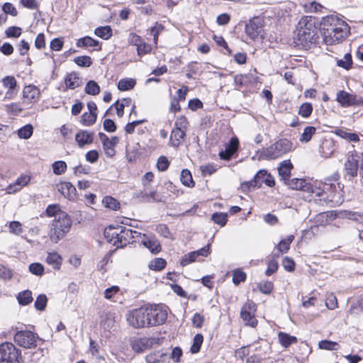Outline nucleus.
Masks as SVG:
<instances>
[{
  "mask_svg": "<svg viewBox=\"0 0 363 363\" xmlns=\"http://www.w3.org/2000/svg\"><path fill=\"white\" fill-rule=\"evenodd\" d=\"M323 38L326 45H333L343 41L350 32L349 25L337 16H327L323 18Z\"/></svg>",
  "mask_w": 363,
  "mask_h": 363,
  "instance_id": "1",
  "label": "nucleus"
},
{
  "mask_svg": "<svg viewBox=\"0 0 363 363\" xmlns=\"http://www.w3.org/2000/svg\"><path fill=\"white\" fill-rule=\"evenodd\" d=\"M296 40L298 44L308 48L316 43L318 36V28L315 18L311 16H302L296 26Z\"/></svg>",
  "mask_w": 363,
  "mask_h": 363,
  "instance_id": "2",
  "label": "nucleus"
},
{
  "mask_svg": "<svg viewBox=\"0 0 363 363\" xmlns=\"http://www.w3.org/2000/svg\"><path fill=\"white\" fill-rule=\"evenodd\" d=\"M72 221L65 212L58 213L55 218L50 232V238L52 242L57 243L67 233L71 228Z\"/></svg>",
  "mask_w": 363,
  "mask_h": 363,
  "instance_id": "3",
  "label": "nucleus"
},
{
  "mask_svg": "<svg viewBox=\"0 0 363 363\" xmlns=\"http://www.w3.org/2000/svg\"><path fill=\"white\" fill-rule=\"evenodd\" d=\"M294 150L293 143L286 138H281L266 148L262 153L267 160H276Z\"/></svg>",
  "mask_w": 363,
  "mask_h": 363,
  "instance_id": "4",
  "label": "nucleus"
},
{
  "mask_svg": "<svg viewBox=\"0 0 363 363\" xmlns=\"http://www.w3.org/2000/svg\"><path fill=\"white\" fill-rule=\"evenodd\" d=\"M286 184L292 189L300 190L311 193L316 196H323L326 194V191L332 188L327 184H323L322 188L320 186H313L312 184L307 182L303 179L294 178L289 179Z\"/></svg>",
  "mask_w": 363,
  "mask_h": 363,
  "instance_id": "5",
  "label": "nucleus"
},
{
  "mask_svg": "<svg viewBox=\"0 0 363 363\" xmlns=\"http://www.w3.org/2000/svg\"><path fill=\"white\" fill-rule=\"evenodd\" d=\"M147 311L145 306L129 311L126 316L129 325L135 328L150 327Z\"/></svg>",
  "mask_w": 363,
  "mask_h": 363,
  "instance_id": "6",
  "label": "nucleus"
},
{
  "mask_svg": "<svg viewBox=\"0 0 363 363\" xmlns=\"http://www.w3.org/2000/svg\"><path fill=\"white\" fill-rule=\"evenodd\" d=\"M148 313L150 327L160 325L167 318V311L164 306L159 304L145 305Z\"/></svg>",
  "mask_w": 363,
  "mask_h": 363,
  "instance_id": "7",
  "label": "nucleus"
},
{
  "mask_svg": "<svg viewBox=\"0 0 363 363\" xmlns=\"http://www.w3.org/2000/svg\"><path fill=\"white\" fill-rule=\"evenodd\" d=\"M38 340V335L30 330L17 331L14 335V340L18 345L26 349L36 347Z\"/></svg>",
  "mask_w": 363,
  "mask_h": 363,
  "instance_id": "8",
  "label": "nucleus"
},
{
  "mask_svg": "<svg viewBox=\"0 0 363 363\" xmlns=\"http://www.w3.org/2000/svg\"><path fill=\"white\" fill-rule=\"evenodd\" d=\"M21 354V351L11 342L0 345V363H18Z\"/></svg>",
  "mask_w": 363,
  "mask_h": 363,
  "instance_id": "9",
  "label": "nucleus"
},
{
  "mask_svg": "<svg viewBox=\"0 0 363 363\" xmlns=\"http://www.w3.org/2000/svg\"><path fill=\"white\" fill-rule=\"evenodd\" d=\"M336 101L342 107L359 106L363 104V99L356 94H350L344 90H340L336 94Z\"/></svg>",
  "mask_w": 363,
  "mask_h": 363,
  "instance_id": "10",
  "label": "nucleus"
},
{
  "mask_svg": "<svg viewBox=\"0 0 363 363\" xmlns=\"http://www.w3.org/2000/svg\"><path fill=\"white\" fill-rule=\"evenodd\" d=\"M256 311V305L253 302L246 303L242 308L240 316L245 324L251 327H255L257 324V320L255 317V312Z\"/></svg>",
  "mask_w": 363,
  "mask_h": 363,
  "instance_id": "11",
  "label": "nucleus"
},
{
  "mask_svg": "<svg viewBox=\"0 0 363 363\" xmlns=\"http://www.w3.org/2000/svg\"><path fill=\"white\" fill-rule=\"evenodd\" d=\"M344 166L346 174L350 177V179L357 176L359 160L355 152L348 155Z\"/></svg>",
  "mask_w": 363,
  "mask_h": 363,
  "instance_id": "12",
  "label": "nucleus"
},
{
  "mask_svg": "<svg viewBox=\"0 0 363 363\" xmlns=\"http://www.w3.org/2000/svg\"><path fill=\"white\" fill-rule=\"evenodd\" d=\"M119 237L117 238V240H114L113 245L117 247H123L133 240L134 237L133 233L136 234V230H133L121 225H119Z\"/></svg>",
  "mask_w": 363,
  "mask_h": 363,
  "instance_id": "13",
  "label": "nucleus"
},
{
  "mask_svg": "<svg viewBox=\"0 0 363 363\" xmlns=\"http://www.w3.org/2000/svg\"><path fill=\"white\" fill-rule=\"evenodd\" d=\"M58 191L70 201H75L77 199V189L74 186L69 182H60L56 184Z\"/></svg>",
  "mask_w": 363,
  "mask_h": 363,
  "instance_id": "14",
  "label": "nucleus"
},
{
  "mask_svg": "<svg viewBox=\"0 0 363 363\" xmlns=\"http://www.w3.org/2000/svg\"><path fill=\"white\" fill-rule=\"evenodd\" d=\"M210 245H207L206 246L196 251L189 252L185 255L181 259L180 264L182 266H186L191 262H194L197 260V258L199 256L207 257L209 254Z\"/></svg>",
  "mask_w": 363,
  "mask_h": 363,
  "instance_id": "15",
  "label": "nucleus"
},
{
  "mask_svg": "<svg viewBox=\"0 0 363 363\" xmlns=\"http://www.w3.org/2000/svg\"><path fill=\"white\" fill-rule=\"evenodd\" d=\"M263 31L262 24L259 18H255L246 25L245 32L247 35L252 40L258 38Z\"/></svg>",
  "mask_w": 363,
  "mask_h": 363,
  "instance_id": "16",
  "label": "nucleus"
},
{
  "mask_svg": "<svg viewBox=\"0 0 363 363\" xmlns=\"http://www.w3.org/2000/svg\"><path fill=\"white\" fill-rule=\"evenodd\" d=\"M239 147V140L237 137L230 138L229 143L225 145V148L219 152V157L222 160H229L237 152Z\"/></svg>",
  "mask_w": 363,
  "mask_h": 363,
  "instance_id": "17",
  "label": "nucleus"
},
{
  "mask_svg": "<svg viewBox=\"0 0 363 363\" xmlns=\"http://www.w3.org/2000/svg\"><path fill=\"white\" fill-rule=\"evenodd\" d=\"M40 89L34 85L26 86L23 90L25 102L28 104L36 103L40 97Z\"/></svg>",
  "mask_w": 363,
  "mask_h": 363,
  "instance_id": "18",
  "label": "nucleus"
},
{
  "mask_svg": "<svg viewBox=\"0 0 363 363\" xmlns=\"http://www.w3.org/2000/svg\"><path fill=\"white\" fill-rule=\"evenodd\" d=\"M94 133L87 130H80L75 135V141L79 147L90 145L94 141Z\"/></svg>",
  "mask_w": 363,
  "mask_h": 363,
  "instance_id": "19",
  "label": "nucleus"
},
{
  "mask_svg": "<svg viewBox=\"0 0 363 363\" xmlns=\"http://www.w3.org/2000/svg\"><path fill=\"white\" fill-rule=\"evenodd\" d=\"M30 177L27 175H22L16 179L14 183L9 184L6 191L8 194H14L20 191L23 186H26L30 182Z\"/></svg>",
  "mask_w": 363,
  "mask_h": 363,
  "instance_id": "20",
  "label": "nucleus"
},
{
  "mask_svg": "<svg viewBox=\"0 0 363 363\" xmlns=\"http://www.w3.org/2000/svg\"><path fill=\"white\" fill-rule=\"evenodd\" d=\"M293 169V164L289 160H284L279 164L278 167V173L281 179H282L285 184L290 179L291 171Z\"/></svg>",
  "mask_w": 363,
  "mask_h": 363,
  "instance_id": "21",
  "label": "nucleus"
},
{
  "mask_svg": "<svg viewBox=\"0 0 363 363\" xmlns=\"http://www.w3.org/2000/svg\"><path fill=\"white\" fill-rule=\"evenodd\" d=\"M294 239L293 235H289L286 239L281 240L277 246L278 252L274 253V257H279L280 254L286 253L290 247V245Z\"/></svg>",
  "mask_w": 363,
  "mask_h": 363,
  "instance_id": "22",
  "label": "nucleus"
},
{
  "mask_svg": "<svg viewBox=\"0 0 363 363\" xmlns=\"http://www.w3.org/2000/svg\"><path fill=\"white\" fill-rule=\"evenodd\" d=\"M141 244L149 249L153 254H157L161 251V245L155 238L150 239L145 238L141 241Z\"/></svg>",
  "mask_w": 363,
  "mask_h": 363,
  "instance_id": "23",
  "label": "nucleus"
},
{
  "mask_svg": "<svg viewBox=\"0 0 363 363\" xmlns=\"http://www.w3.org/2000/svg\"><path fill=\"white\" fill-rule=\"evenodd\" d=\"M185 135L186 131L174 128L172 130L170 136L171 145L174 147H178L181 144Z\"/></svg>",
  "mask_w": 363,
  "mask_h": 363,
  "instance_id": "24",
  "label": "nucleus"
},
{
  "mask_svg": "<svg viewBox=\"0 0 363 363\" xmlns=\"http://www.w3.org/2000/svg\"><path fill=\"white\" fill-rule=\"evenodd\" d=\"M278 338L279 343L281 345L282 347L285 348H287L291 345L295 344L298 342L296 337L290 335L289 334L284 332L279 333Z\"/></svg>",
  "mask_w": 363,
  "mask_h": 363,
  "instance_id": "25",
  "label": "nucleus"
},
{
  "mask_svg": "<svg viewBox=\"0 0 363 363\" xmlns=\"http://www.w3.org/2000/svg\"><path fill=\"white\" fill-rule=\"evenodd\" d=\"M150 342L146 337L135 339L132 342V348L137 352H142L149 347Z\"/></svg>",
  "mask_w": 363,
  "mask_h": 363,
  "instance_id": "26",
  "label": "nucleus"
},
{
  "mask_svg": "<svg viewBox=\"0 0 363 363\" xmlns=\"http://www.w3.org/2000/svg\"><path fill=\"white\" fill-rule=\"evenodd\" d=\"M82 84V82L77 74L72 72L67 75L65 77V84L71 89H74L79 87Z\"/></svg>",
  "mask_w": 363,
  "mask_h": 363,
  "instance_id": "27",
  "label": "nucleus"
},
{
  "mask_svg": "<svg viewBox=\"0 0 363 363\" xmlns=\"http://www.w3.org/2000/svg\"><path fill=\"white\" fill-rule=\"evenodd\" d=\"M334 144L331 140H325L323 142L320 147V152L323 157H329L334 152Z\"/></svg>",
  "mask_w": 363,
  "mask_h": 363,
  "instance_id": "28",
  "label": "nucleus"
},
{
  "mask_svg": "<svg viewBox=\"0 0 363 363\" xmlns=\"http://www.w3.org/2000/svg\"><path fill=\"white\" fill-rule=\"evenodd\" d=\"M46 262L55 269H59L62 264V257L57 252H50L47 257Z\"/></svg>",
  "mask_w": 363,
  "mask_h": 363,
  "instance_id": "29",
  "label": "nucleus"
},
{
  "mask_svg": "<svg viewBox=\"0 0 363 363\" xmlns=\"http://www.w3.org/2000/svg\"><path fill=\"white\" fill-rule=\"evenodd\" d=\"M2 84L5 88L9 89L6 95H10L11 96L13 93V90L17 86L16 79L13 76H6L2 79Z\"/></svg>",
  "mask_w": 363,
  "mask_h": 363,
  "instance_id": "30",
  "label": "nucleus"
},
{
  "mask_svg": "<svg viewBox=\"0 0 363 363\" xmlns=\"http://www.w3.org/2000/svg\"><path fill=\"white\" fill-rule=\"evenodd\" d=\"M119 226L115 228L110 225L108 228H106L104 230V236L107 241L113 244L114 240H117V238L119 237Z\"/></svg>",
  "mask_w": 363,
  "mask_h": 363,
  "instance_id": "31",
  "label": "nucleus"
},
{
  "mask_svg": "<svg viewBox=\"0 0 363 363\" xmlns=\"http://www.w3.org/2000/svg\"><path fill=\"white\" fill-rule=\"evenodd\" d=\"M180 180L181 182L186 186L193 187L195 185L191 173L187 169H182L181 172Z\"/></svg>",
  "mask_w": 363,
  "mask_h": 363,
  "instance_id": "32",
  "label": "nucleus"
},
{
  "mask_svg": "<svg viewBox=\"0 0 363 363\" xmlns=\"http://www.w3.org/2000/svg\"><path fill=\"white\" fill-rule=\"evenodd\" d=\"M94 34L104 40H108L112 36V29L110 26H100L95 29Z\"/></svg>",
  "mask_w": 363,
  "mask_h": 363,
  "instance_id": "33",
  "label": "nucleus"
},
{
  "mask_svg": "<svg viewBox=\"0 0 363 363\" xmlns=\"http://www.w3.org/2000/svg\"><path fill=\"white\" fill-rule=\"evenodd\" d=\"M337 135L342 139L347 140L351 142L359 141V135L354 133H348L342 129H338L335 131Z\"/></svg>",
  "mask_w": 363,
  "mask_h": 363,
  "instance_id": "34",
  "label": "nucleus"
},
{
  "mask_svg": "<svg viewBox=\"0 0 363 363\" xmlns=\"http://www.w3.org/2000/svg\"><path fill=\"white\" fill-rule=\"evenodd\" d=\"M316 128L313 126H307L304 128L303 133L301 134L299 141L301 143H308L313 135L315 133Z\"/></svg>",
  "mask_w": 363,
  "mask_h": 363,
  "instance_id": "35",
  "label": "nucleus"
},
{
  "mask_svg": "<svg viewBox=\"0 0 363 363\" xmlns=\"http://www.w3.org/2000/svg\"><path fill=\"white\" fill-rule=\"evenodd\" d=\"M19 304L26 306L33 301L32 292L30 290H26L18 294L17 296Z\"/></svg>",
  "mask_w": 363,
  "mask_h": 363,
  "instance_id": "36",
  "label": "nucleus"
},
{
  "mask_svg": "<svg viewBox=\"0 0 363 363\" xmlns=\"http://www.w3.org/2000/svg\"><path fill=\"white\" fill-rule=\"evenodd\" d=\"M99 44V41L89 37L86 36L84 38H80L77 43V47H96Z\"/></svg>",
  "mask_w": 363,
  "mask_h": 363,
  "instance_id": "37",
  "label": "nucleus"
},
{
  "mask_svg": "<svg viewBox=\"0 0 363 363\" xmlns=\"http://www.w3.org/2000/svg\"><path fill=\"white\" fill-rule=\"evenodd\" d=\"M135 83V80L131 78L122 79L118 83V88L121 91H128L133 89Z\"/></svg>",
  "mask_w": 363,
  "mask_h": 363,
  "instance_id": "38",
  "label": "nucleus"
},
{
  "mask_svg": "<svg viewBox=\"0 0 363 363\" xmlns=\"http://www.w3.org/2000/svg\"><path fill=\"white\" fill-rule=\"evenodd\" d=\"M33 133V127L30 124H26L18 130V136L21 139L30 138Z\"/></svg>",
  "mask_w": 363,
  "mask_h": 363,
  "instance_id": "39",
  "label": "nucleus"
},
{
  "mask_svg": "<svg viewBox=\"0 0 363 363\" xmlns=\"http://www.w3.org/2000/svg\"><path fill=\"white\" fill-rule=\"evenodd\" d=\"M106 208L116 211L120 208V203L112 196H105L102 201Z\"/></svg>",
  "mask_w": 363,
  "mask_h": 363,
  "instance_id": "40",
  "label": "nucleus"
},
{
  "mask_svg": "<svg viewBox=\"0 0 363 363\" xmlns=\"http://www.w3.org/2000/svg\"><path fill=\"white\" fill-rule=\"evenodd\" d=\"M337 65L347 70L351 69L352 65V55L350 53H346L342 59L337 60Z\"/></svg>",
  "mask_w": 363,
  "mask_h": 363,
  "instance_id": "41",
  "label": "nucleus"
},
{
  "mask_svg": "<svg viewBox=\"0 0 363 363\" xmlns=\"http://www.w3.org/2000/svg\"><path fill=\"white\" fill-rule=\"evenodd\" d=\"M319 348L321 350H337L340 347V345L337 342L323 340L319 342L318 343Z\"/></svg>",
  "mask_w": 363,
  "mask_h": 363,
  "instance_id": "42",
  "label": "nucleus"
},
{
  "mask_svg": "<svg viewBox=\"0 0 363 363\" xmlns=\"http://www.w3.org/2000/svg\"><path fill=\"white\" fill-rule=\"evenodd\" d=\"M85 92L88 94L95 96L99 94L100 87L95 81L90 80L85 86Z\"/></svg>",
  "mask_w": 363,
  "mask_h": 363,
  "instance_id": "43",
  "label": "nucleus"
},
{
  "mask_svg": "<svg viewBox=\"0 0 363 363\" xmlns=\"http://www.w3.org/2000/svg\"><path fill=\"white\" fill-rule=\"evenodd\" d=\"M96 113L85 112L82 116L81 122L84 125L90 126L96 122Z\"/></svg>",
  "mask_w": 363,
  "mask_h": 363,
  "instance_id": "44",
  "label": "nucleus"
},
{
  "mask_svg": "<svg viewBox=\"0 0 363 363\" xmlns=\"http://www.w3.org/2000/svg\"><path fill=\"white\" fill-rule=\"evenodd\" d=\"M167 264V262L162 258H155L152 260L149 264V267L151 269L160 271L163 269Z\"/></svg>",
  "mask_w": 363,
  "mask_h": 363,
  "instance_id": "45",
  "label": "nucleus"
},
{
  "mask_svg": "<svg viewBox=\"0 0 363 363\" xmlns=\"http://www.w3.org/2000/svg\"><path fill=\"white\" fill-rule=\"evenodd\" d=\"M211 220L215 223L224 226L228 220V215L223 213H214L211 216Z\"/></svg>",
  "mask_w": 363,
  "mask_h": 363,
  "instance_id": "46",
  "label": "nucleus"
},
{
  "mask_svg": "<svg viewBox=\"0 0 363 363\" xmlns=\"http://www.w3.org/2000/svg\"><path fill=\"white\" fill-rule=\"evenodd\" d=\"M203 337L201 334H196L194 337L193 345L191 347V352L196 354L200 351Z\"/></svg>",
  "mask_w": 363,
  "mask_h": 363,
  "instance_id": "47",
  "label": "nucleus"
},
{
  "mask_svg": "<svg viewBox=\"0 0 363 363\" xmlns=\"http://www.w3.org/2000/svg\"><path fill=\"white\" fill-rule=\"evenodd\" d=\"M67 166L64 161H56L52 164L53 173L56 175H61L67 170Z\"/></svg>",
  "mask_w": 363,
  "mask_h": 363,
  "instance_id": "48",
  "label": "nucleus"
},
{
  "mask_svg": "<svg viewBox=\"0 0 363 363\" xmlns=\"http://www.w3.org/2000/svg\"><path fill=\"white\" fill-rule=\"evenodd\" d=\"M323 9V6L315 1H312L304 5V10L308 13H320L322 11Z\"/></svg>",
  "mask_w": 363,
  "mask_h": 363,
  "instance_id": "49",
  "label": "nucleus"
},
{
  "mask_svg": "<svg viewBox=\"0 0 363 363\" xmlns=\"http://www.w3.org/2000/svg\"><path fill=\"white\" fill-rule=\"evenodd\" d=\"M74 61L77 65L80 67H89L92 64L91 57L87 55L76 57Z\"/></svg>",
  "mask_w": 363,
  "mask_h": 363,
  "instance_id": "50",
  "label": "nucleus"
},
{
  "mask_svg": "<svg viewBox=\"0 0 363 363\" xmlns=\"http://www.w3.org/2000/svg\"><path fill=\"white\" fill-rule=\"evenodd\" d=\"M313 111V106L311 103H303L299 107L298 113L304 117L308 118Z\"/></svg>",
  "mask_w": 363,
  "mask_h": 363,
  "instance_id": "51",
  "label": "nucleus"
},
{
  "mask_svg": "<svg viewBox=\"0 0 363 363\" xmlns=\"http://www.w3.org/2000/svg\"><path fill=\"white\" fill-rule=\"evenodd\" d=\"M234 82L238 88L242 87L250 82V76L248 74H237L234 77Z\"/></svg>",
  "mask_w": 363,
  "mask_h": 363,
  "instance_id": "52",
  "label": "nucleus"
},
{
  "mask_svg": "<svg viewBox=\"0 0 363 363\" xmlns=\"http://www.w3.org/2000/svg\"><path fill=\"white\" fill-rule=\"evenodd\" d=\"M48 298L45 294H40L35 301V307L38 311H43L47 305Z\"/></svg>",
  "mask_w": 363,
  "mask_h": 363,
  "instance_id": "53",
  "label": "nucleus"
},
{
  "mask_svg": "<svg viewBox=\"0 0 363 363\" xmlns=\"http://www.w3.org/2000/svg\"><path fill=\"white\" fill-rule=\"evenodd\" d=\"M29 271L35 275L41 276L44 273V267L42 264L35 262L29 265Z\"/></svg>",
  "mask_w": 363,
  "mask_h": 363,
  "instance_id": "54",
  "label": "nucleus"
},
{
  "mask_svg": "<svg viewBox=\"0 0 363 363\" xmlns=\"http://www.w3.org/2000/svg\"><path fill=\"white\" fill-rule=\"evenodd\" d=\"M325 306L330 310H333L337 306V300L333 294H328L325 299Z\"/></svg>",
  "mask_w": 363,
  "mask_h": 363,
  "instance_id": "55",
  "label": "nucleus"
},
{
  "mask_svg": "<svg viewBox=\"0 0 363 363\" xmlns=\"http://www.w3.org/2000/svg\"><path fill=\"white\" fill-rule=\"evenodd\" d=\"M22 33V29L20 27L17 26H11L9 27L6 31V35L8 38H18Z\"/></svg>",
  "mask_w": 363,
  "mask_h": 363,
  "instance_id": "56",
  "label": "nucleus"
},
{
  "mask_svg": "<svg viewBox=\"0 0 363 363\" xmlns=\"http://www.w3.org/2000/svg\"><path fill=\"white\" fill-rule=\"evenodd\" d=\"M246 279V274L244 272L240 269H236L233 272V281L235 285H238Z\"/></svg>",
  "mask_w": 363,
  "mask_h": 363,
  "instance_id": "57",
  "label": "nucleus"
},
{
  "mask_svg": "<svg viewBox=\"0 0 363 363\" xmlns=\"http://www.w3.org/2000/svg\"><path fill=\"white\" fill-rule=\"evenodd\" d=\"M9 232L16 235L23 232L22 225L18 221H11L9 225Z\"/></svg>",
  "mask_w": 363,
  "mask_h": 363,
  "instance_id": "58",
  "label": "nucleus"
},
{
  "mask_svg": "<svg viewBox=\"0 0 363 363\" xmlns=\"http://www.w3.org/2000/svg\"><path fill=\"white\" fill-rule=\"evenodd\" d=\"M164 30V26L157 23L150 28V34L153 36L155 44L157 43L159 34Z\"/></svg>",
  "mask_w": 363,
  "mask_h": 363,
  "instance_id": "59",
  "label": "nucleus"
},
{
  "mask_svg": "<svg viewBox=\"0 0 363 363\" xmlns=\"http://www.w3.org/2000/svg\"><path fill=\"white\" fill-rule=\"evenodd\" d=\"M174 126L175 128L186 131L188 127V121L186 117L180 116L177 118Z\"/></svg>",
  "mask_w": 363,
  "mask_h": 363,
  "instance_id": "60",
  "label": "nucleus"
},
{
  "mask_svg": "<svg viewBox=\"0 0 363 363\" xmlns=\"http://www.w3.org/2000/svg\"><path fill=\"white\" fill-rule=\"evenodd\" d=\"M2 10L6 16V14H10L12 16H16L18 14V11L15 6L9 2L4 4L2 6Z\"/></svg>",
  "mask_w": 363,
  "mask_h": 363,
  "instance_id": "61",
  "label": "nucleus"
},
{
  "mask_svg": "<svg viewBox=\"0 0 363 363\" xmlns=\"http://www.w3.org/2000/svg\"><path fill=\"white\" fill-rule=\"evenodd\" d=\"M6 109L7 112L14 115H18L23 111L22 107L18 103H12L11 104L6 105Z\"/></svg>",
  "mask_w": 363,
  "mask_h": 363,
  "instance_id": "62",
  "label": "nucleus"
},
{
  "mask_svg": "<svg viewBox=\"0 0 363 363\" xmlns=\"http://www.w3.org/2000/svg\"><path fill=\"white\" fill-rule=\"evenodd\" d=\"M169 165V162L166 157L161 156L159 157L157 163V167L159 171H166L168 169Z\"/></svg>",
  "mask_w": 363,
  "mask_h": 363,
  "instance_id": "63",
  "label": "nucleus"
},
{
  "mask_svg": "<svg viewBox=\"0 0 363 363\" xmlns=\"http://www.w3.org/2000/svg\"><path fill=\"white\" fill-rule=\"evenodd\" d=\"M279 264L277 260L274 258L269 261L268 267L265 272L267 276H270L274 274L278 269Z\"/></svg>",
  "mask_w": 363,
  "mask_h": 363,
  "instance_id": "64",
  "label": "nucleus"
}]
</instances>
